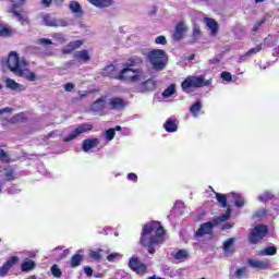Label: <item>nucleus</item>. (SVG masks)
<instances>
[{"label": "nucleus", "mask_w": 279, "mask_h": 279, "mask_svg": "<svg viewBox=\"0 0 279 279\" xmlns=\"http://www.w3.org/2000/svg\"><path fill=\"white\" fill-rule=\"evenodd\" d=\"M263 51V44H258L256 47L248 49L245 52V58H250V56H256V53H260Z\"/></svg>", "instance_id": "37"}, {"label": "nucleus", "mask_w": 279, "mask_h": 279, "mask_svg": "<svg viewBox=\"0 0 279 279\" xmlns=\"http://www.w3.org/2000/svg\"><path fill=\"white\" fill-rule=\"evenodd\" d=\"M171 95H175V84H171L162 92V97L169 98Z\"/></svg>", "instance_id": "41"}, {"label": "nucleus", "mask_w": 279, "mask_h": 279, "mask_svg": "<svg viewBox=\"0 0 279 279\" xmlns=\"http://www.w3.org/2000/svg\"><path fill=\"white\" fill-rule=\"evenodd\" d=\"M205 23L207 27H209L211 36H217V34L219 33V24L217 23V21L210 17H206Z\"/></svg>", "instance_id": "21"}, {"label": "nucleus", "mask_w": 279, "mask_h": 279, "mask_svg": "<svg viewBox=\"0 0 279 279\" xmlns=\"http://www.w3.org/2000/svg\"><path fill=\"white\" fill-rule=\"evenodd\" d=\"M4 177L7 179V182H12L16 180V177L14 175V169L7 170Z\"/></svg>", "instance_id": "45"}, {"label": "nucleus", "mask_w": 279, "mask_h": 279, "mask_svg": "<svg viewBox=\"0 0 279 279\" xmlns=\"http://www.w3.org/2000/svg\"><path fill=\"white\" fill-rule=\"evenodd\" d=\"M114 136H117V132H114V129H108L105 131L106 141L108 142L113 141Z\"/></svg>", "instance_id": "44"}, {"label": "nucleus", "mask_w": 279, "mask_h": 279, "mask_svg": "<svg viewBox=\"0 0 279 279\" xmlns=\"http://www.w3.org/2000/svg\"><path fill=\"white\" fill-rule=\"evenodd\" d=\"M209 64H219V59L217 58L210 59Z\"/></svg>", "instance_id": "59"}, {"label": "nucleus", "mask_w": 279, "mask_h": 279, "mask_svg": "<svg viewBox=\"0 0 279 279\" xmlns=\"http://www.w3.org/2000/svg\"><path fill=\"white\" fill-rule=\"evenodd\" d=\"M82 260H84V257H82V255H73L71 258V267H80L82 265Z\"/></svg>", "instance_id": "39"}, {"label": "nucleus", "mask_w": 279, "mask_h": 279, "mask_svg": "<svg viewBox=\"0 0 279 279\" xmlns=\"http://www.w3.org/2000/svg\"><path fill=\"white\" fill-rule=\"evenodd\" d=\"M128 180H131V182H138V175H136V173H134V172H130L129 174H128Z\"/></svg>", "instance_id": "50"}, {"label": "nucleus", "mask_w": 279, "mask_h": 279, "mask_svg": "<svg viewBox=\"0 0 279 279\" xmlns=\"http://www.w3.org/2000/svg\"><path fill=\"white\" fill-rule=\"evenodd\" d=\"M106 108V100L104 98H98L94 104L92 105V110L94 112H101Z\"/></svg>", "instance_id": "27"}, {"label": "nucleus", "mask_w": 279, "mask_h": 279, "mask_svg": "<svg viewBox=\"0 0 279 279\" xmlns=\"http://www.w3.org/2000/svg\"><path fill=\"white\" fill-rule=\"evenodd\" d=\"M163 130L169 134H173V132H178V120L175 118H168L163 123Z\"/></svg>", "instance_id": "20"}, {"label": "nucleus", "mask_w": 279, "mask_h": 279, "mask_svg": "<svg viewBox=\"0 0 279 279\" xmlns=\"http://www.w3.org/2000/svg\"><path fill=\"white\" fill-rule=\"evenodd\" d=\"M0 162L3 165H10V162H12L10 154L5 153L3 148L0 149Z\"/></svg>", "instance_id": "36"}, {"label": "nucleus", "mask_w": 279, "mask_h": 279, "mask_svg": "<svg viewBox=\"0 0 279 279\" xmlns=\"http://www.w3.org/2000/svg\"><path fill=\"white\" fill-rule=\"evenodd\" d=\"M220 77L225 81V82H232V74L230 72H222L220 74Z\"/></svg>", "instance_id": "48"}, {"label": "nucleus", "mask_w": 279, "mask_h": 279, "mask_svg": "<svg viewBox=\"0 0 279 279\" xmlns=\"http://www.w3.org/2000/svg\"><path fill=\"white\" fill-rule=\"evenodd\" d=\"M190 112L192 117H199V112H202V101H196L190 107Z\"/></svg>", "instance_id": "33"}, {"label": "nucleus", "mask_w": 279, "mask_h": 279, "mask_svg": "<svg viewBox=\"0 0 279 279\" xmlns=\"http://www.w3.org/2000/svg\"><path fill=\"white\" fill-rule=\"evenodd\" d=\"M165 228L160 221H150L143 226L140 245L147 247L148 254H156V246L165 243Z\"/></svg>", "instance_id": "1"}, {"label": "nucleus", "mask_w": 279, "mask_h": 279, "mask_svg": "<svg viewBox=\"0 0 279 279\" xmlns=\"http://www.w3.org/2000/svg\"><path fill=\"white\" fill-rule=\"evenodd\" d=\"M215 226H217L215 223V220H213V222L211 221L204 222V223L201 225V227L196 231L195 235L196 236H204L205 234H210L213 232V228H215Z\"/></svg>", "instance_id": "14"}, {"label": "nucleus", "mask_w": 279, "mask_h": 279, "mask_svg": "<svg viewBox=\"0 0 279 279\" xmlns=\"http://www.w3.org/2000/svg\"><path fill=\"white\" fill-rule=\"evenodd\" d=\"M74 89H75V84H73V83H66L64 85L65 93H72Z\"/></svg>", "instance_id": "49"}, {"label": "nucleus", "mask_w": 279, "mask_h": 279, "mask_svg": "<svg viewBox=\"0 0 279 279\" xmlns=\"http://www.w3.org/2000/svg\"><path fill=\"white\" fill-rule=\"evenodd\" d=\"M36 267V263L34 260H28L22 263L21 269L22 271H32Z\"/></svg>", "instance_id": "40"}, {"label": "nucleus", "mask_w": 279, "mask_h": 279, "mask_svg": "<svg viewBox=\"0 0 279 279\" xmlns=\"http://www.w3.org/2000/svg\"><path fill=\"white\" fill-rule=\"evenodd\" d=\"M135 64H136V59L130 58V59L128 60V66H135Z\"/></svg>", "instance_id": "56"}, {"label": "nucleus", "mask_w": 279, "mask_h": 279, "mask_svg": "<svg viewBox=\"0 0 279 279\" xmlns=\"http://www.w3.org/2000/svg\"><path fill=\"white\" fill-rule=\"evenodd\" d=\"M272 210H274V213H277V215H279V206H274Z\"/></svg>", "instance_id": "61"}, {"label": "nucleus", "mask_w": 279, "mask_h": 279, "mask_svg": "<svg viewBox=\"0 0 279 279\" xmlns=\"http://www.w3.org/2000/svg\"><path fill=\"white\" fill-rule=\"evenodd\" d=\"M257 199L263 204H267V202H271V199H274V194H271V192H265L264 194L259 195Z\"/></svg>", "instance_id": "38"}, {"label": "nucleus", "mask_w": 279, "mask_h": 279, "mask_svg": "<svg viewBox=\"0 0 279 279\" xmlns=\"http://www.w3.org/2000/svg\"><path fill=\"white\" fill-rule=\"evenodd\" d=\"M74 58L81 60V62H89L90 53H88V50H80L74 54Z\"/></svg>", "instance_id": "28"}, {"label": "nucleus", "mask_w": 279, "mask_h": 279, "mask_svg": "<svg viewBox=\"0 0 279 279\" xmlns=\"http://www.w3.org/2000/svg\"><path fill=\"white\" fill-rule=\"evenodd\" d=\"M41 3L45 5V8H49V5L52 3V0H43Z\"/></svg>", "instance_id": "57"}, {"label": "nucleus", "mask_w": 279, "mask_h": 279, "mask_svg": "<svg viewBox=\"0 0 279 279\" xmlns=\"http://www.w3.org/2000/svg\"><path fill=\"white\" fill-rule=\"evenodd\" d=\"M231 197L234 199V205L236 208H243L245 206V198L240 194L232 193Z\"/></svg>", "instance_id": "32"}, {"label": "nucleus", "mask_w": 279, "mask_h": 279, "mask_svg": "<svg viewBox=\"0 0 279 279\" xmlns=\"http://www.w3.org/2000/svg\"><path fill=\"white\" fill-rule=\"evenodd\" d=\"M247 266L252 267L253 269L265 270L269 267V260H259V259H247Z\"/></svg>", "instance_id": "15"}, {"label": "nucleus", "mask_w": 279, "mask_h": 279, "mask_svg": "<svg viewBox=\"0 0 279 279\" xmlns=\"http://www.w3.org/2000/svg\"><path fill=\"white\" fill-rule=\"evenodd\" d=\"M84 271L86 274V276H88L90 278V276H93V268H90L89 266H86L84 268Z\"/></svg>", "instance_id": "53"}, {"label": "nucleus", "mask_w": 279, "mask_h": 279, "mask_svg": "<svg viewBox=\"0 0 279 279\" xmlns=\"http://www.w3.org/2000/svg\"><path fill=\"white\" fill-rule=\"evenodd\" d=\"M230 219V208L227 209V214H222L220 217L214 219V223L217 226L219 222L228 221Z\"/></svg>", "instance_id": "43"}, {"label": "nucleus", "mask_w": 279, "mask_h": 279, "mask_svg": "<svg viewBox=\"0 0 279 279\" xmlns=\"http://www.w3.org/2000/svg\"><path fill=\"white\" fill-rule=\"evenodd\" d=\"M12 36H14V29L0 24V38H12Z\"/></svg>", "instance_id": "24"}, {"label": "nucleus", "mask_w": 279, "mask_h": 279, "mask_svg": "<svg viewBox=\"0 0 279 279\" xmlns=\"http://www.w3.org/2000/svg\"><path fill=\"white\" fill-rule=\"evenodd\" d=\"M13 111H14V109L7 107L3 109H0V116L5 114V112H13Z\"/></svg>", "instance_id": "55"}, {"label": "nucleus", "mask_w": 279, "mask_h": 279, "mask_svg": "<svg viewBox=\"0 0 279 279\" xmlns=\"http://www.w3.org/2000/svg\"><path fill=\"white\" fill-rule=\"evenodd\" d=\"M102 77H110V80H119V74H117V66L114 64H109L101 71Z\"/></svg>", "instance_id": "17"}, {"label": "nucleus", "mask_w": 279, "mask_h": 279, "mask_svg": "<svg viewBox=\"0 0 279 279\" xmlns=\"http://www.w3.org/2000/svg\"><path fill=\"white\" fill-rule=\"evenodd\" d=\"M129 268L131 271L136 274V276L143 277L147 276L149 268L147 267V264L143 263L141 260L140 256L133 255L129 259Z\"/></svg>", "instance_id": "5"}, {"label": "nucleus", "mask_w": 279, "mask_h": 279, "mask_svg": "<svg viewBox=\"0 0 279 279\" xmlns=\"http://www.w3.org/2000/svg\"><path fill=\"white\" fill-rule=\"evenodd\" d=\"M260 25H263V21L262 22H256L255 25L253 26V32H258L260 29Z\"/></svg>", "instance_id": "54"}, {"label": "nucleus", "mask_w": 279, "mask_h": 279, "mask_svg": "<svg viewBox=\"0 0 279 279\" xmlns=\"http://www.w3.org/2000/svg\"><path fill=\"white\" fill-rule=\"evenodd\" d=\"M43 19V23L44 25H46V27H64V23L66 22H62V21H58L56 19H53L49 13H46L41 16Z\"/></svg>", "instance_id": "11"}, {"label": "nucleus", "mask_w": 279, "mask_h": 279, "mask_svg": "<svg viewBox=\"0 0 279 279\" xmlns=\"http://www.w3.org/2000/svg\"><path fill=\"white\" fill-rule=\"evenodd\" d=\"M185 33H186V26L184 25V22H179L172 34V40L174 43H180V40L184 38Z\"/></svg>", "instance_id": "12"}, {"label": "nucleus", "mask_w": 279, "mask_h": 279, "mask_svg": "<svg viewBox=\"0 0 279 279\" xmlns=\"http://www.w3.org/2000/svg\"><path fill=\"white\" fill-rule=\"evenodd\" d=\"M147 59L155 71H163V69L167 66V63L169 62V57L162 49H155L149 51Z\"/></svg>", "instance_id": "4"}, {"label": "nucleus", "mask_w": 279, "mask_h": 279, "mask_svg": "<svg viewBox=\"0 0 279 279\" xmlns=\"http://www.w3.org/2000/svg\"><path fill=\"white\" fill-rule=\"evenodd\" d=\"M110 251H104L102 248H99L97 251H90L89 252V257L93 260H101V258H104V255L101 254H108Z\"/></svg>", "instance_id": "30"}, {"label": "nucleus", "mask_w": 279, "mask_h": 279, "mask_svg": "<svg viewBox=\"0 0 279 279\" xmlns=\"http://www.w3.org/2000/svg\"><path fill=\"white\" fill-rule=\"evenodd\" d=\"M72 64H73V61H68L65 62L64 66L65 69H69V66H72Z\"/></svg>", "instance_id": "60"}, {"label": "nucleus", "mask_w": 279, "mask_h": 279, "mask_svg": "<svg viewBox=\"0 0 279 279\" xmlns=\"http://www.w3.org/2000/svg\"><path fill=\"white\" fill-rule=\"evenodd\" d=\"M113 130H114V132H121L122 128H121V125H117Z\"/></svg>", "instance_id": "63"}, {"label": "nucleus", "mask_w": 279, "mask_h": 279, "mask_svg": "<svg viewBox=\"0 0 279 279\" xmlns=\"http://www.w3.org/2000/svg\"><path fill=\"white\" fill-rule=\"evenodd\" d=\"M267 213H269L268 209L262 208V209L255 211V213L253 214V217H257V218H259V217H266Z\"/></svg>", "instance_id": "46"}, {"label": "nucleus", "mask_w": 279, "mask_h": 279, "mask_svg": "<svg viewBox=\"0 0 279 279\" xmlns=\"http://www.w3.org/2000/svg\"><path fill=\"white\" fill-rule=\"evenodd\" d=\"M7 65L17 77H25L27 82H36V73L29 71V63L25 59H21L16 51L9 53Z\"/></svg>", "instance_id": "2"}, {"label": "nucleus", "mask_w": 279, "mask_h": 279, "mask_svg": "<svg viewBox=\"0 0 279 279\" xmlns=\"http://www.w3.org/2000/svg\"><path fill=\"white\" fill-rule=\"evenodd\" d=\"M99 138L94 137V138H86L83 141L82 149L85 153L90 151V149H95L99 145Z\"/></svg>", "instance_id": "19"}, {"label": "nucleus", "mask_w": 279, "mask_h": 279, "mask_svg": "<svg viewBox=\"0 0 279 279\" xmlns=\"http://www.w3.org/2000/svg\"><path fill=\"white\" fill-rule=\"evenodd\" d=\"M278 254V247L267 246L259 252V256H276Z\"/></svg>", "instance_id": "31"}, {"label": "nucleus", "mask_w": 279, "mask_h": 279, "mask_svg": "<svg viewBox=\"0 0 279 279\" xmlns=\"http://www.w3.org/2000/svg\"><path fill=\"white\" fill-rule=\"evenodd\" d=\"M265 0H255V3H263Z\"/></svg>", "instance_id": "64"}, {"label": "nucleus", "mask_w": 279, "mask_h": 279, "mask_svg": "<svg viewBox=\"0 0 279 279\" xmlns=\"http://www.w3.org/2000/svg\"><path fill=\"white\" fill-rule=\"evenodd\" d=\"M234 241H236L235 238H229L223 242L222 250L226 256H232V254L236 252V247H234Z\"/></svg>", "instance_id": "16"}, {"label": "nucleus", "mask_w": 279, "mask_h": 279, "mask_svg": "<svg viewBox=\"0 0 279 279\" xmlns=\"http://www.w3.org/2000/svg\"><path fill=\"white\" fill-rule=\"evenodd\" d=\"M118 80L122 82H141V70L124 68L118 74Z\"/></svg>", "instance_id": "6"}, {"label": "nucleus", "mask_w": 279, "mask_h": 279, "mask_svg": "<svg viewBox=\"0 0 279 279\" xmlns=\"http://www.w3.org/2000/svg\"><path fill=\"white\" fill-rule=\"evenodd\" d=\"M50 271L53 276V278H62V270L58 266V264H53L50 268Z\"/></svg>", "instance_id": "42"}, {"label": "nucleus", "mask_w": 279, "mask_h": 279, "mask_svg": "<svg viewBox=\"0 0 279 279\" xmlns=\"http://www.w3.org/2000/svg\"><path fill=\"white\" fill-rule=\"evenodd\" d=\"M193 36H202V31L199 28H194Z\"/></svg>", "instance_id": "58"}, {"label": "nucleus", "mask_w": 279, "mask_h": 279, "mask_svg": "<svg viewBox=\"0 0 279 279\" xmlns=\"http://www.w3.org/2000/svg\"><path fill=\"white\" fill-rule=\"evenodd\" d=\"M156 86V81H154V78H148L135 87V93H154Z\"/></svg>", "instance_id": "9"}, {"label": "nucleus", "mask_w": 279, "mask_h": 279, "mask_svg": "<svg viewBox=\"0 0 279 279\" xmlns=\"http://www.w3.org/2000/svg\"><path fill=\"white\" fill-rule=\"evenodd\" d=\"M93 130V124L83 123L78 125L72 133L63 138L64 143H71V141H75L80 134H84V132H90Z\"/></svg>", "instance_id": "8"}, {"label": "nucleus", "mask_w": 279, "mask_h": 279, "mask_svg": "<svg viewBox=\"0 0 279 279\" xmlns=\"http://www.w3.org/2000/svg\"><path fill=\"white\" fill-rule=\"evenodd\" d=\"M174 260H186L189 258V251L186 250H179L174 255H173Z\"/></svg>", "instance_id": "35"}, {"label": "nucleus", "mask_w": 279, "mask_h": 279, "mask_svg": "<svg viewBox=\"0 0 279 279\" xmlns=\"http://www.w3.org/2000/svg\"><path fill=\"white\" fill-rule=\"evenodd\" d=\"M216 199L221 208H228V196L226 194L216 193Z\"/></svg>", "instance_id": "34"}, {"label": "nucleus", "mask_w": 279, "mask_h": 279, "mask_svg": "<svg viewBox=\"0 0 279 279\" xmlns=\"http://www.w3.org/2000/svg\"><path fill=\"white\" fill-rule=\"evenodd\" d=\"M155 44L156 45H167V37L160 35L155 38Z\"/></svg>", "instance_id": "47"}, {"label": "nucleus", "mask_w": 279, "mask_h": 279, "mask_svg": "<svg viewBox=\"0 0 279 279\" xmlns=\"http://www.w3.org/2000/svg\"><path fill=\"white\" fill-rule=\"evenodd\" d=\"M269 232V229L267 225H257L255 226L254 230L251 232L248 239L250 242L253 243V245H256L259 241H263L265 236H267V233Z\"/></svg>", "instance_id": "7"}, {"label": "nucleus", "mask_w": 279, "mask_h": 279, "mask_svg": "<svg viewBox=\"0 0 279 279\" xmlns=\"http://www.w3.org/2000/svg\"><path fill=\"white\" fill-rule=\"evenodd\" d=\"M234 276L236 279H247L250 278V270L246 266H242L235 270Z\"/></svg>", "instance_id": "25"}, {"label": "nucleus", "mask_w": 279, "mask_h": 279, "mask_svg": "<svg viewBox=\"0 0 279 279\" xmlns=\"http://www.w3.org/2000/svg\"><path fill=\"white\" fill-rule=\"evenodd\" d=\"M53 256H57L58 260H62L63 258H66V255L69 252L64 250V246H58L53 248Z\"/></svg>", "instance_id": "29"}, {"label": "nucleus", "mask_w": 279, "mask_h": 279, "mask_svg": "<svg viewBox=\"0 0 279 279\" xmlns=\"http://www.w3.org/2000/svg\"><path fill=\"white\" fill-rule=\"evenodd\" d=\"M54 3H57V5H62V3H64V0H54Z\"/></svg>", "instance_id": "62"}, {"label": "nucleus", "mask_w": 279, "mask_h": 279, "mask_svg": "<svg viewBox=\"0 0 279 279\" xmlns=\"http://www.w3.org/2000/svg\"><path fill=\"white\" fill-rule=\"evenodd\" d=\"M108 106L111 110H124L128 106V101H124L123 98L113 97L109 99Z\"/></svg>", "instance_id": "13"}, {"label": "nucleus", "mask_w": 279, "mask_h": 279, "mask_svg": "<svg viewBox=\"0 0 279 279\" xmlns=\"http://www.w3.org/2000/svg\"><path fill=\"white\" fill-rule=\"evenodd\" d=\"M92 3V5H95V8H110L112 5V0H87Z\"/></svg>", "instance_id": "26"}, {"label": "nucleus", "mask_w": 279, "mask_h": 279, "mask_svg": "<svg viewBox=\"0 0 279 279\" xmlns=\"http://www.w3.org/2000/svg\"><path fill=\"white\" fill-rule=\"evenodd\" d=\"M69 10L73 14H78V16H82L84 14V11L82 10V4L80 2L72 0L69 4Z\"/></svg>", "instance_id": "23"}, {"label": "nucleus", "mask_w": 279, "mask_h": 279, "mask_svg": "<svg viewBox=\"0 0 279 279\" xmlns=\"http://www.w3.org/2000/svg\"><path fill=\"white\" fill-rule=\"evenodd\" d=\"M19 263V256H12L0 267V278H5L8 276V271L14 267Z\"/></svg>", "instance_id": "10"}, {"label": "nucleus", "mask_w": 279, "mask_h": 279, "mask_svg": "<svg viewBox=\"0 0 279 279\" xmlns=\"http://www.w3.org/2000/svg\"><path fill=\"white\" fill-rule=\"evenodd\" d=\"M82 45H84V41L77 39L74 41H70L63 49H62V53L64 56H68L69 53H73V51H75V49H80V47H82Z\"/></svg>", "instance_id": "18"}, {"label": "nucleus", "mask_w": 279, "mask_h": 279, "mask_svg": "<svg viewBox=\"0 0 279 279\" xmlns=\"http://www.w3.org/2000/svg\"><path fill=\"white\" fill-rule=\"evenodd\" d=\"M213 84V80H206V75L202 74L198 76L189 75L181 83V88L183 93H193L195 88H204L205 86H210Z\"/></svg>", "instance_id": "3"}, {"label": "nucleus", "mask_w": 279, "mask_h": 279, "mask_svg": "<svg viewBox=\"0 0 279 279\" xmlns=\"http://www.w3.org/2000/svg\"><path fill=\"white\" fill-rule=\"evenodd\" d=\"M39 44L40 45H53V41H51V39L40 38Z\"/></svg>", "instance_id": "51"}, {"label": "nucleus", "mask_w": 279, "mask_h": 279, "mask_svg": "<svg viewBox=\"0 0 279 279\" xmlns=\"http://www.w3.org/2000/svg\"><path fill=\"white\" fill-rule=\"evenodd\" d=\"M7 88H10L11 90H19L20 93L25 90V86L16 83V81L12 78H7L5 81Z\"/></svg>", "instance_id": "22"}, {"label": "nucleus", "mask_w": 279, "mask_h": 279, "mask_svg": "<svg viewBox=\"0 0 279 279\" xmlns=\"http://www.w3.org/2000/svg\"><path fill=\"white\" fill-rule=\"evenodd\" d=\"M118 256H119V253L109 254V255L107 256V260H108L109 263H112V262H114V258H117Z\"/></svg>", "instance_id": "52"}]
</instances>
